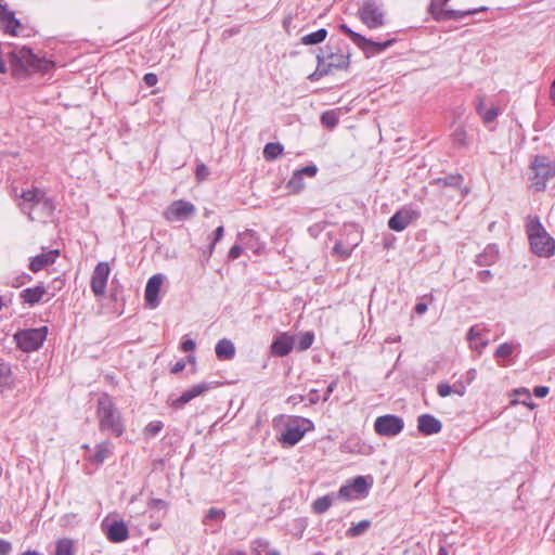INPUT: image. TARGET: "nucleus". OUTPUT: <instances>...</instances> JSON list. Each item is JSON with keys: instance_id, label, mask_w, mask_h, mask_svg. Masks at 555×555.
Masks as SVG:
<instances>
[{"instance_id": "nucleus-1", "label": "nucleus", "mask_w": 555, "mask_h": 555, "mask_svg": "<svg viewBox=\"0 0 555 555\" xmlns=\"http://www.w3.org/2000/svg\"><path fill=\"white\" fill-rule=\"evenodd\" d=\"M350 48L343 43H328L324 52L317 54V68L308 76L310 81L320 80L334 70H347L351 63Z\"/></svg>"}, {"instance_id": "nucleus-2", "label": "nucleus", "mask_w": 555, "mask_h": 555, "mask_svg": "<svg viewBox=\"0 0 555 555\" xmlns=\"http://www.w3.org/2000/svg\"><path fill=\"white\" fill-rule=\"evenodd\" d=\"M526 230L534 255L544 258L554 255L555 240L546 232L538 217L529 218Z\"/></svg>"}, {"instance_id": "nucleus-3", "label": "nucleus", "mask_w": 555, "mask_h": 555, "mask_svg": "<svg viewBox=\"0 0 555 555\" xmlns=\"http://www.w3.org/2000/svg\"><path fill=\"white\" fill-rule=\"evenodd\" d=\"M96 415L101 430H108L116 437H120L124 434L122 418L107 395H102L99 398Z\"/></svg>"}, {"instance_id": "nucleus-4", "label": "nucleus", "mask_w": 555, "mask_h": 555, "mask_svg": "<svg viewBox=\"0 0 555 555\" xmlns=\"http://www.w3.org/2000/svg\"><path fill=\"white\" fill-rule=\"evenodd\" d=\"M11 72L14 77H25L34 66H40L39 57L27 47L8 52Z\"/></svg>"}, {"instance_id": "nucleus-5", "label": "nucleus", "mask_w": 555, "mask_h": 555, "mask_svg": "<svg viewBox=\"0 0 555 555\" xmlns=\"http://www.w3.org/2000/svg\"><path fill=\"white\" fill-rule=\"evenodd\" d=\"M533 175L530 177L531 188L537 192H543L550 178L555 176V159L550 163L545 155H535L530 163Z\"/></svg>"}, {"instance_id": "nucleus-6", "label": "nucleus", "mask_w": 555, "mask_h": 555, "mask_svg": "<svg viewBox=\"0 0 555 555\" xmlns=\"http://www.w3.org/2000/svg\"><path fill=\"white\" fill-rule=\"evenodd\" d=\"M312 428L313 424L311 421L300 416H293L287 421L285 430L280 436L279 441L283 447H293Z\"/></svg>"}, {"instance_id": "nucleus-7", "label": "nucleus", "mask_w": 555, "mask_h": 555, "mask_svg": "<svg viewBox=\"0 0 555 555\" xmlns=\"http://www.w3.org/2000/svg\"><path fill=\"white\" fill-rule=\"evenodd\" d=\"M339 29L347 35L351 41L363 51V53L369 57L372 55H376L383 51H385L387 48H389L395 39H390L384 42H377L372 39H369L361 34L352 30L347 24H340Z\"/></svg>"}, {"instance_id": "nucleus-8", "label": "nucleus", "mask_w": 555, "mask_h": 555, "mask_svg": "<svg viewBox=\"0 0 555 555\" xmlns=\"http://www.w3.org/2000/svg\"><path fill=\"white\" fill-rule=\"evenodd\" d=\"M359 20L369 28L377 29L386 24V13L383 5L375 0L363 2L357 12Z\"/></svg>"}, {"instance_id": "nucleus-9", "label": "nucleus", "mask_w": 555, "mask_h": 555, "mask_svg": "<svg viewBox=\"0 0 555 555\" xmlns=\"http://www.w3.org/2000/svg\"><path fill=\"white\" fill-rule=\"evenodd\" d=\"M48 328L41 326L37 328L23 330L14 335L17 347L24 352L38 350L47 339Z\"/></svg>"}, {"instance_id": "nucleus-10", "label": "nucleus", "mask_w": 555, "mask_h": 555, "mask_svg": "<svg viewBox=\"0 0 555 555\" xmlns=\"http://www.w3.org/2000/svg\"><path fill=\"white\" fill-rule=\"evenodd\" d=\"M371 485V477L358 476L339 488L338 496L345 501L363 499L367 496Z\"/></svg>"}, {"instance_id": "nucleus-11", "label": "nucleus", "mask_w": 555, "mask_h": 555, "mask_svg": "<svg viewBox=\"0 0 555 555\" xmlns=\"http://www.w3.org/2000/svg\"><path fill=\"white\" fill-rule=\"evenodd\" d=\"M196 212V207L189 201H173L163 212L168 222H179L188 220Z\"/></svg>"}, {"instance_id": "nucleus-12", "label": "nucleus", "mask_w": 555, "mask_h": 555, "mask_svg": "<svg viewBox=\"0 0 555 555\" xmlns=\"http://www.w3.org/2000/svg\"><path fill=\"white\" fill-rule=\"evenodd\" d=\"M420 217V210L411 206H403L390 217L388 220V227L392 231L402 232Z\"/></svg>"}, {"instance_id": "nucleus-13", "label": "nucleus", "mask_w": 555, "mask_h": 555, "mask_svg": "<svg viewBox=\"0 0 555 555\" xmlns=\"http://www.w3.org/2000/svg\"><path fill=\"white\" fill-rule=\"evenodd\" d=\"M343 231L351 234L352 240L337 241L333 247V254L339 256L340 259L345 260L351 256L353 249L360 244L361 235L358 228L354 224H344Z\"/></svg>"}, {"instance_id": "nucleus-14", "label": "nucleus", "mask_w": 555, "mask_h": 555, "mask_svg": "<svg viewBox=\"0 0 555 555\" xmlns=\"http://www.w3.org/2000/svg\"><path fill=\"white\" fill-rule=\"evenodd\" d=\"M111 267L106 261H100L91 275L90 287L95 297H104L106 294V286Z\"/></svg>"}, {"instance_id": "nucleus-15", "label": "nucleus", "mask_w": 555, "mask_h": 555, "mask_svg": "<svg viewBox=\"0 0 555 555\" xmlns=\"http://www.w3.org/2000/svg\"><path fill=\"white\" fill-rule=\"evenodd\" d=\"M403 426V420L391 414L378 416L374 422V429L379 436H396L402 431Z\"/></svg>"}, {"instance_id": "nucleus-16", "label": "nucleus", "mask_w": 555, "mask_h": 555, "mask_svg": "<svg viewBox=\"0 0 555 555\" xmlns=\"http://www.w3.org/2000/svg\"><path fill=\"white\" fill-rule=\"evenodd\" d=\"M164 280L165 276L160 273L154 274L147 280V283L145 285L144 298L146 305L152 309L157 308L160 304L158 294Z\"/></svg>"}, {"instance_id": "nucleus-17", "label": "nucleus", "mask_w": 555, "mask_h": 555, "mask_svg": "<svg viewBox=\"0 0 555 555\" xmlns=\"http://www.w3.org/2000/svg\"><path fill=\"white\" fill-rule=\"evenodd\" d=\"M46 193L37 188L31 190L23 191L21 194L22 202L18 204L21 210L26 214L29 220L35 221L36 217H34V206L37 205V202L44 197Z\"/></svg>"}, {"instance_id": "nucleus-18", "label": "nucleus", "mask_w": 555, "mask_h": 555, "mask_svg": "<svg viewBox=\"0 0 555 555\" xmlns=\"http://www.w3.org/2000/svg\"><path fill=\"white\" fill-rule=\"evenodd\" d=\"M317 172L318 167L315 165H309L295 170L286 183V188L289 191V193L297 194L300 191H302L305 188L304 176L312 178L317 175Z\"/></svg>"}, {"instance_id": "nucleus-19", "label": "nucleus", "mask_w": 555, "mask_h": 555, "mask_svg": "<svg viewBox=\"0 0 555 555\" xmlns=\"http://www.w3.org/2000/svg\"><path fill=\"white\" fill-rule=\"evenodd\" d=\"M295 346V336L288 333L279 334L271 344V353L275 357L287 356Z\"/></svg>"}, {"instance_id": "nucleus-20", "label": "nucleus", "mask_w": 555, "mask_h": 555, "mask_svg": "<svg viewBox=\"0 0 555 555\" xmlns=\"http://www.w3.org/2000/svg\"><path fill=\"white\" fill-rule=\"evenodd\" d=\"M206 388L202 385L193 386L192 388L182 392L179 397H169L167 404L173 410L183 409L192 399L202 395Z\"/></svg>"}, {"instance_id": "nucleus-21", "label": "nucleus", "mask_w": 555, "mask_h": 555, "mask_svg": "<svg viewBox=\"0 0 555 555\" xmlns=\"http://www.w3.org/2000/svg\"><path fill=\"white\" fill-rule=\"evenodd\" d=\"M106 538L113 543H120L129 538V530L122 520H113L106 525Z\"/></svg>"}, {"instance_id": "nucleus-22", "label": "nucleus", "mask_w": 555, "mask_h": 555, "mask_svg": "<svg viewBox=\"0 0 555 555\" xmlns=\"http://www.w3.org/2000/svg\"><path fill=\"white\" fill-rule=\"evenodd\" d=\"M488 8L480 7L476 9H468V10H439L437 11L436 21L437 22H444V21H457L462 20L468 15L476 14L481 11H486Z\"/></svg>"}, {"instance_id": "nucleus-23", "label": "nucleus", "mask_w": 555, "mask_h": 555, "mask_svg": "<svg viewBox=\"0 0 555 555\" xmlns=\"http://www.w3.org/2000/svg\"><path fill=\"white\" fill-rule=\"evenodd\" d=\"M57 256H59V249H52L47 253L37 255L34 258H31L30 263H29V269L35 273L39 272L42 269H44L46 267L54 263Z\"/></svg>"}, {"instance_id": "nucleus-24", "label": "nucleus", "mask_w": 555, "mask_h": 555, "mask_svg": "<svg viewBox=\"0 0 555 555\" xmlns=\"http://www.w3.org/2000/svg\"><path fill=\"white\" fill-rule=\"evenodd\" d=\"M417 428L422 434L429 436L439 433L442 425L436 417L429 414H423L417 420Z\"/></svg>"}, {"instance_id": "nucleus-25", "label": "nucleus", "mask_w": 555, "mask_h": 555, "mask_svg": "<svg viewBox=\"0 0 555 555\" xmlns=\"http://www.w3.org/2000/svg\"><path fill=\"white\" fill-rule=\"evenodd\" d=\"M46 293V287L42 284H39L34 287H27L23 289L20 294V297L23 302L34 306L42 300Z\"/></svg>"}, {"instance_id": "nucleus-26", "label": "nucleus", "mask_w": 555, "mask_h": 555, "mask_svg": "<svg viewBox=\"0 0 555 555\" xmlns=\"http://www.w3.org/2000/svg\"><path fill=\"white\" fill-rule=\"evenodd\" d=\"M499 259V248L495 244L488 245L482 253L477 255L476 264L479 267H490Z\"/></svg>"}, {"instance_id": "nucleus-27", "label": "nucleus", "mask_w": 555, "mask_h": 555, "mask_svg": "<svg viewBox=\"0 0 555 555\" xmlns=\"http://www.w3.org/2000/svg\"><path fill=\"white\" fill-rule=\"evenodd\" d=\"M467 339L470 347L479 352L488 345V338L485 336L482 328L478 325H474L469 328Z\"/></svg>"}, {"instance_id": "nucleus-28", "label": "nucleus", "mask_w": 555, "mask_h": 555, "mask_svg": "<svg viewBox=\"0 0 555 555\" xmlns=\"http://www.w3.org/2000/svg\"><path fill=\"white\" fill-rule=\"evenodd\" d=\"M53 210L54 206L52 201L47 196L41 197V199L37 202V205L34 206V217H36L35 221H42L43 219L51 217Z\"/></svg>"}, {"instance_id": "nucleus-29", "label": "nucleus", "mask_w": 555, "mask_h": 555, "mask_svg": "<svg viewBox=\"0 0 555 555\" xmlns=\"http://www.w3.org/2000/svg\"><path fill=\"white\" fill-rule=\"evenodd\" d=\"M215 352L219 360H231L235 356L234 344L228 338H222L217 343Z\"/></svg>"}, {"instance_id": "nucleus-30", "label": "nucleus", "mask_w": 555, "mask_h": 555, "mask_svg": "<svg viewBox=\"0 0 555 555\" xmlns=\"http://www.w3.org/2000/svg\"><path fill=\"white\" fill-rule=\"evenodd\" d=\"M464 181V178L461 173H451L444 177H439L435 179L431 184L438 188H460Z\"/></svg>"}, {"instance_id": "nucleus-31", "label": "nucleus", "mask_w": 555, "mask_h": 555, "mask_svg": "<svg viewBox=\"0 0 555 555\" xmlns=\"http://www.w3.org/2000/svg\"><path fill=\"white\" fill-rule=\"evenodd\" d=\"M284 146L279 142H269L263 149V158L267 162H272L283 155Z\"/></svg>"}, {"instance_id": "nucleus-32", "label": "nucleus", "mask_w": 555, "mask_h": 555, "mask_svg": "<svg viewBox=\"0 0 555 555\" xmlns=\"http://www.w3.org/2000/svg\"><path fill=\"white\" fill-rule=\"evenodd\" d=\"M514 396L516 397L511 401L513 405L515 404H524L528 406L529 409L533 410L535 408V404L531 400L530 391L524 387L516 389L514 391Z\"/></svg>"}, {"instance_id": "nucleus-33", "label": "nucleus", "mask_w": 555, "mask_h": 555, "mask_svg": "<svg viewBox=\"0 0 555 555\" xmlns=\"http://www.w3.org/2000/svg\"><path fill=\"white\" fill-rule=\"evenodd\" d=\"M326 37L327 30L325 28H320L317 31L302 36L300 42L305 46H313L323 42Z\"/></svg>"}, {"instance_id": "nucleus-34", "label": "nucleus", "mask_w": 555, "mask_h": 555, "mask_svg": "<svg viewBox=\"0 0 555 555\" xmlns=\"http://www.w3.org/2000/svg\"><path fill=\"white\" fill-rule=\"evenodd\" d=\"M111 455L108 443L102 442L96 446L95 452L89 457V461L95 464H102Z\"/></svg>"}, {"instance_id": "nucleus-35", "label": "nucleus", "mask_w": 555, "mask_h": 555, "mask_svg": "<svg viewBox=\"0 0 555 555\" xmlns=\"http://www.w3.org/2000/svg\"><path fill=\"white\" fill-rule=\"evenodd\" d=\"M437 390L441 397H448L451 395L463 396L465 392L463 384H454V387H451L449 384H439Z\"/></svg>"}, {"instance_id": "nucleus-36", "label": "nucleus", "mask_w": 555, "mask_h": 555, "mask_svg": "<svg viewBox=\"0 0 555 555\" xmlns=\"http://www.w3.org/2000/svg\"><path fill=\"white\" fill-rule=\"evenodd\" d=\"M314 341L313 332H304L300 333L297 337H295V344H297V349L300 351H305L309 349Z\"/></svg>"}, {"instance_id": "nucleus-37", "label": "nucleus", "mask_w": 555, "mask_h": 555, "mask_svg": "<svg viewBox=\"0 0 555 555\" xmlns=\"http://www.w3.org/2000/svg\"><path fill=\"white\" fill-rule=\"evenodd\" d=\"M332 496L331 495H324L321 498H318L312 503V511L317 514H323L325 513L331 506H332Z\"/></svg>"}, {"instance_id": "nucleus-38", "label": "nucleus", "mask_w": 555, "mask_h": 555, "mask_svg": "<svg viewBox=\"0 0 555 555\" xmlns=\"http://www.w3.org/2000/svg\"><path fill=\"white\" fill-rule=\"evenodd\" d=\"M339 118L335 111L330 109L321 115V124L327 129H334L338 125Z\"/></svg>"}, {"instance_id": "nucleus-39", "label": "nucleus", "mask_w": 555, "mask_h": 555, "mask_svg": "<svg viewBox=\"0 0 555 555\" xmlns=\"http://www.w3.org/2000/svg\"><path fill=\"white\" fill-rule=\"evenodd\" d=\"M370 527H371L370 520H361V521L352 525L350 528H348L347 535L350 538L359 537V535L363 534Z\"/></svg>"}, {"instance_id": "nucleus-40", "label": "nucleus", "mask_w": 555, "mask_h": 555, "mask_svg": "<svg viewBox=\"0 0 555 555\" xmlns=\"http://www.w3.org/2000/svg\"><path fill=\"white\" fill-rule=\"evenodd\" d=\"M73 541L69 539H61L56 542L54 555H74Z\"/></svg>"}, {"instance_id": "nucleus-41", "label": "nucleus", "mask_w": 555, "mask_h": 555, "mask_svg": "<svg viewBox=\"0 0 555 555\" xmlns=\"http://www.w3.org/2000/svg\"><path fill=\"white\" fill-rule=\"evenodd\" d=\"M453 143L457 146H466L468 144V135L463 127H459L452 134Z\"/></svg>"}, {"instance_id": "nucleus-42", "label": "nucleus", "mask_w": 555, "mask_h": 555, "mask_svg": "<svg viewBox=\"0 0 555 555\" xmlns=\"http://www.w3.org/2000/svg\"><path fill=\"white\" fill-rule=\"evenodd\" d=\"M163 427H164L163 422H160V421H153V422L149 423V424L145 426V428H144V430H143V434H144L146 437L151 438V437H154V436H156L157 434H159V433H160V430L163 429Z\"/></svg>"}, {"instance_id": "nucleus-43", "label": "nucleus", "mask_w": 555, "mask_h": 555, "mask_svg": "<svg viewBox=\"0 0 555 555\" xmlns=\"http://www.w3.org/2000/svg\"><path fill=\"white\" fill-rule=\"evenodd\" d=\"M513 351L514 347L512 344L503 343L496 348L494 356L498 359H506L513 353Z\"/></svg>"}, {"instance_id": "nucleus-44", "label": "nucleus", "mask_w": 555, "mask_h": 555, "mask_svg": "<svg viewBox=\"0 0 555 555\" xmlns=\"http://www.w3.org/2000/svg\"><path fill=\"white\" fill-rule=\"evenodd\" d=\"M223 235H224V228H223V225H219V227L215 230V232H214V237H212V240H211V242H210V244H209V246H208V255H209V256L214 253L215 247H216V244H217L219 241H221V240H222Z\"/></svg>"}, {"instance_id": "nucleus-45", "label": "nucleus", "mask_w": 555, "mask_h": 555, "mask_svg": "<svg viewBox=\"0 0 555 555\" xmlns=\"http://www.w3.org/2000/svg\"><path fill=\"white\" fill-rule=\"evenodd\" d=\"M449 0H431L429 7H428V11L429 13L431 14L433 18L436 21V13L437 11L439 10H448L446 8L447 3H448Z\"/></svg>"}, {"instance_id": "nucleus-46", "label": "nucleus", "mask_w": 555, "mask_h": 555, "mask_svg": "<svg viewBox=\"0 0 555 555\" xmlns=\"http://www.w3.org/2000/svg\"><path fill=\"white\" fill-rule=\"evenodd\" d=\"M499 113V108L492 106L489 109H486L480 116L485 124H490L498 117Z\"/></svg>"}, {"instance_id": "nucleus-47", "label": "nucleus", "mask_w": 555, "mask_h": 555, "mask_svg": "<svg viewBox=\"0 0 555 555\" xmlns=\"http://www.w3.org/2000/svg\"><path fill=\"white\" fill-rule=\"evenodd\" d=\"M195 347H196L195 340H193L192 338H189L186 336L182 337V340L180 344V348L182 351L191 352V351H194Z\"/></svg>"}, {"instance_id": "nucleus-48", "label": "nucleus", "mask_w": 555, "mask_h": 555, "mask_svg": "<svg viewBox=\"0 0 555 555\" xmlns=\"http://www.w3.org/2000/svg\"><path fill=\"white\" fill-rule=\"evenodd\" d=\"M256 552L257 555H280L279 551L269 548L268 543H259V548Z\"/></svg>"}, {"instance_id": "nucleus-49", "label": "nucleus", "mask_w": 555, "mask_h": 555, "mask_svg": "<svg viewBox=\"0 0 555 555\" xmlns=\"http://www.w3.org/2000/svg\"><path fill=\"white\" fill-rule=\"evenodd\" d=\"M195 175L198 180H204L208 177L209 170L205 164L201 163L196 166Z\"/></svg>"}, {"instance_id": "nucleus-50", "label": "nucleus", "mask_w": 555, "mask_h": 555, "mask_svg": "<svg viewBox=\"0 0 555 555\" xmlns=\"http://www.w3.org/2000/svg\"><path fill=\"white\" fill-rule=\"evenodd\" d=\"M11 373L10 364L0 361V380L8 379L11 376Z\"/></svg>"}, {"instance_id": "nucleus-51", "label": "nucleus", "mask_w": 555, "mask_h": 555, "mask_svg": "<svg viewBox=\"0 0 555 555\" xmlns=\"http://www.w3.org/2000/svg\"><path fill=\"white\" fill-rule=\"evenodd\" d=\"M143 81L147 87H154L158 82V77L154 73H146L143 76Z\"/></svg>"}, {"instance_id": "nucleus-52", "label": "nucleus", "mask_w": 555, "mask_h": 555, "mask_svg": "<svg viewBox=\"0 0 555 555\" xmlns=\"http://www.w3.org/2000/svg\"><path fill=\"white\" fill-rule=\"evenodd\" d=\"M225 516V513L222 509L218 508H210L207 513L208 519H223Z\"/></svg>"}, {"instance_id": "nucleus-53", "label": "nucleus", "mask_w": 555, "mask_h": 555, "mask_svg": "<svg viewBox=\"0 0 555 555\" xmlns=\"http://www.w3.org/2000/svg\"><path fill=\"white\" fill-rule=\"evenodd\" d=\"M39 62H40V66H34L31 70H41V72L46 73L51 67H53V63L51 61L39 59Z\"/></svg>"}, {"instance_id": "nucleus-54", "label": "nucleus", "mask_w": 555, "mask_h": 555, "mask_svg": "<svg viewBox=\"0 0 555 555\" xmlns=\"http://www.w3.org/2000/svg\"><path fill=\"white\" fill-rule=\"evenodd\" d=\"M492 278H493V274L490 270H481L477 273V279L481 283H487V282L491 281Z\"/></svg>"}, {"instance_id": "nucleus-55", "label": "nucleus", "mask_w": 555, "mask_h": 555, "mask_svg": "<svg viewBox=\"0 0 555 555\" xmlns=\"http://www.w3.org/2000/svg\"><path fill=\"white\" fill-rule=\"evenodd\" d=\"M242 254H243V248L240 245L235 244L230 248L228 256L230 259L234 260V259H237L238 257H241Z\"/></svg>"}, {"instance_id": "nucleus-56", "label": "nucleus", "mask_w": 555, "mask_h": 555, "mask_svg": "<svg viewBox=\"0 0 555 555\" xmlns=\"http://www.w3.org/2000/svg\"><path fill=\"white\" fill-rule=\"evenodd\" d=\"M12 550V545L9 541L0 540V555H8Z\"/></svg>"}, {"instance_id": "nucleus-57", "label": "nucleus", "mask_w": 555, "mask_h": 555, "mask_svg": "<svg viewBox=\"0 0 555 555\" xmlns=\"http://www.w3.org/2000/svg\"><path fill=\"white\" fill-rule=\"evenodd\" d=\"M475 108H476V112L481 115L486 109H485V96L483 95H479L476 100V104H475Z\"/></svg>"}, {"instance_id": "nucleus-58", "label": "nucleus", "mask_w": 555, "mask_h": 555, "mask_svg": "<svg viewBox=\"0 0 555 555\" xmlns=\"http://www.w3.org/2000/svg\"><path fill=\"white\" fill-rule=\"evenodd\" d=\"M548 393V388L545 386H538L534 388V395L539 398H543Z\"/></svg>"}, {"instance_id": "nucleus-59", "label": "nucleus", "mask_w": 555, "mask_h": 555, "mask_svg": "<svg viewBox=\"0 0 555 555\" xmlns=\"http://www.w3.org/2000/svg\"><path fill=\"white\" fill-rule=\"evenodd\" d=\"M428 307H427V304L425 302H417L414 307V311L417 313V314H424L426 311H427Z\"/></svg>"}, {"instance_id": "nucleus-60", "label": "nucleus", "mask_w": 555, "mask_h": 555, "mask_svg": "<svg viewBox=\"0 0 555 555\" xmlns=\"http://www.w3.org/2000/svg\"><path fill=\"white\" fill-rule=\"evenodd\" d=\"M185 367V362L184 361H177L172 366H171V372L172 373H179L181 371H183Z\"/></svg>"}, {"instance_id": "nucleus-61", "label": "nucleus", "mask_w": 555, "mask_h": 555, "mask_svg": "<svg viewBox=\"0 0 555 555\" xmlns=\"http://www.w3.org/2000/svg\"><path fill=\"white\" fill-rule=\"evenodd\" d=\"M550 100L555 105V79L552 81L550 87Z\"/></svg>"}, {"instance_id": "nucleus-62", "label": "nucleus", "mask_w": 555, "mask_h": 555, "mask_svg": "<svg viewBox=\"0 0 555 555\" xmlns=\"http://www.w3.org/2000/svg\"><path fill=\"white\" fill-rule=\"evenodd\" d=\"M224 555H247V554L244 551L231 548Z\"/></svg>"}, {"instance_id": "nucleus-63", "label": "nucleus", "mask_w": 555, "mask_h": 555, "mask_svg": "<svg viewBox=\"0 0 555 555\" xmlns=\"http://www.w3.org/2000/svg\"><path fill=\"white\" fill-rule=\"evenodd\" d=\"M21 555H41V554L37 551L29 550V551L22 553Z\"/></svg>"}, {"instance_id": "nucleus-64", "label": "nucleus", "mask_w": 555, "mask_h": 555, "mask_svg": "<svg viewBox=\"0 0 555 555\" xmlns=\"http://www.w3.org/2000/svg\"><path fill=\"white\" fill-rule=\"evenodd\" d=\"M5 306V298L0 296V310Z\"/></svg>"}]
</instances>
